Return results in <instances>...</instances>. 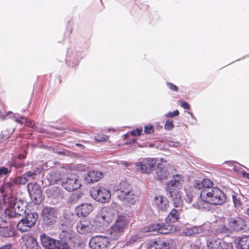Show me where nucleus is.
Returning a JSON list of instances; mask_svg holds the SVG:
<instances>
[{"label": "nucleus", "instance_id": "f257e3e1", "mask_svg": "<svg viewBox=\"0 0 249 249\" xmlns=\"http://www.w3.org/2000/svg\"><path fill=\"white\" fill-rule=\"evenodd\" d=\"M183 179L179 174L173 175L172 180L167 182L166 194L173 205L178 209H173L170 212L165 220L167 223L176 222L182 212L180 208L183 205V199L180 189L182 187Z\"/></svg>", "mask_w": 249, "mask_h": 249}, {"label": "nucleus", "instance_id": "f03ea898", "mask_svg": "<svg viewBox=\"0 0 249 249\" xmlns=\"http://www.w3.org/2000/svg\"><path fill=\"white\" fill-rule=\"evenodd\" d=\"M113 218L110 209L107 208L103 209L100 215H98L93 221L86 219L81 220L76 225L77 231L81 234L91 233L99 227L108 223Z\"/></svg>", "mask_w": 249, "mask_h": 249}, {"label": "nucleus", "instance_id": "7ed1b4c3", "mask_svg": "<svg viewBox=\"0 0 249 249\" xmlns=\"http://www.w3.org/2000/svg\"><path fill=\"white\" fill-rule=\"evenodd\" d=\"M7 203V208L0 215L1 221L5 223L8 220L19 218L26 213L27 203L23 200L18 199L16 197L12 196L9 198Z\"/></svg>", "mask_w": 249, "mask_h": 249}, {"label": "nucleus", "instance_id": "20e7f679", "mask_svg": "<svg viewBox=\"0 0 249 249\" xmlns=\"http://www.w3.org/2000/svg\"><path fill=\"white\" fill-rule=\"evenodd\" d=\"M200 196L206 198L211 204L222 205L226 200V196L222 191L217 188L203 189L200 193Z\"/></svg>", "mask_w": 249, "mask_h": 249}, {"label": "nucleus", "instance_id": "39448f33", "mask_svg": "<svg viewBox=\"0 0 249 249\" xmlns=\"http://www.w3.org/2000/svg\"><path fill=\"white\" fill-rule=\"evenodd\" d=\"M127 224L128 220L124 216H119L107 231L109 237L113 240H118L123 234Z\"/></svg>", "mask_w": 249, "mask_h": 249}, {"label": "nucleus", "instance_id": "423d86ee", "mask_svg": "<svg viewBox=\"0 0 249 249\" xmlns=\"http://www.w3.org/2000/svg\"><path fill=\"white\" fill-rule=\"evenodd\" d=\"M38 217L36 212H30L27 213L24 218H22L17 224V228L22 232L29 231L33 227Z\"/></svg>", "mask_w": 249, "mask_h": 249}, {"label": "nucleus", "instance_id": "0eeeda50", "mask_svg": "<svg viewBox=\"0 0 249 249\" xmlns=\"http://www.w3.org/2000/svg\"><path fill=\"white\" fill-rule=\"evenodd\" d=\"M60 184L68 191H72L80 188L81 183L78 177L74 174H68L66 177L62 178Z\"/></svg>", "mask_w": 249, "mask_h": 249}, {"label": "nucleus", "instance_id": "6e6552de", "mask_svg": "<svg viewBox=\"0 0 249 249\" xmlns=\"http://www.w3.org/2000/svg\"><path fill=\"white\" fill-rule=\"evenodd\" d=\"M90 192L92 197L101 203L107 202L111 197L110 191L104 186L95 187Z\"/></svg>", "mask_w": 249, "mask_h": 249}, {"label": "nucleus", "instance_id": "1a4fd4ad", "mask_svg": "<svg viewBox=\"0 0 249 249\" xmlns=\"http://www.w3.org/2000/svg\"><path fill=\"white\" fill-rule=\"evenodd\" d=\"M42 213L44 224L53 226L56 221V210L53 208L46 207L43 208Z\"/></svg>", "mask_w": 249, "mask_h": 249}, {"label": "nucleus", "instance_id": "9d476101", "mask_svg": "<svg viewBox=\"0 0 249 249\" xmlns=\"http://www.w3.org/2000/svg\"><path fill=\"white\" fill-rule=\"evenodd\" d=\"M108 244V238L100 235L92 237L89 242V246L92 249H106Z\"/></svg>", "mask_w": 249, "mask_h": 249}, {"label": "nucleus", "instance_id": "9b49d317", "mask_svg": "<svg viewBox=\"0 0 249 249\" xmlns=\"http://www.w3.org/2000/svg\"><path fill=\"white\" fill-rule=\"evenodd\" d=\"M28 191L35 203L39 204L42 201L41 188L36 183L31 182L27 185Z\"/></svg>", "mask_w": 249, "mask_h": 249}, {"label": "nucleus", "instance_id": "f8f14e48", "mask_svg": "<svg viewBox=\"0 0 249 249\" xmlns=\"http://www.w3.org/2000/svg\"><path fill=\"white\" fill-rule=\"evenodd\" d=\"M156 161L154 159H146L142 161L136 163L137 169L142 173H149L154 168Z\"/></svg>", "mask_w": 249, "mask_h": 249}, {"label": "nucleus", "instance_id": "ddd939ff", "mask_svg": "<svg viewBox=\"0 0 249 249\" xmlns=\"http://www.w3.org/2000/svg\"><path fill=\"white\" fill-rule=\"evenodd\" d=\"M176 243L171 240L162 243L154 241L148 246V249H175Z\"/></svg>", "mask_w": 249, "mask_h": 249}, {"label": "nucleus", "instance_id": "4468645a", "mask_svg": "<svg viewBox=\"0 0 249 249\" xmlns=\"http://www.w3.org/2000/svg\"><path fill=\"white\" fill-rule=\"evenodd\" d=\"M246 221L241 218L237 217L231 219L228 223L231 231H238L244 229L246 226Z\"/></svg>", "mask_w": 249, "mask_h": 249}, {"label": "nucleus", "instance_id": "2eb2a0df", "mask_svg": "<svg viewBox=\"0 0 249 249\" xmlns=\"http://www.w3.org/2000/svg\"><path fill=\"white\" fill-rule=\"evenodd\" d=\"M132 190L131 185L128 183L122 181L120 183L119 186L115 189L114 194L119 199L122 196H125L126 194Z\"/></svg>", "mask_w": 249, "mask_h": 249}, {"label": "nucleus", "instance_id": "dca6fc26", "mask_svg": "<svg viewBox=\"0 0 249 249\" xmlns=\"http://www.w3.org/2000/svg\"><path fill=\"white\" fill-rule=\"evenodd\" d=\"M119 200L123 201L126 205L130 206L135 205L139 201V196L135 191L132 190L126 194V196H122Z\"/></svg>", "mask_w": 249, "mask_h": 249}, {"label": "nucleus", "instance_id": "f3484780", "mask_svg": "<svg viewBox=\"0 0 249 249\" xmlns=\"http://www.w3.org/2000/svg\"><path fill=\"white\" fill-rule=\"evenodd\" d=\"M40 241L42 246L45 249H55L57 240L44 233L40 236Z\"/></svg>", "mask_w": 249, "mask_h": 249}, {"label": "nucleus", "instance_id": "a211bd4d", "mask_svg": "<svg viewBox=\"0 0 249 249\" xmlns=\"http://www.w3.org/2000/svg\"><path fill=\"white\" fill-rule=\"evenodd\" d=\"M47 196L54 199H61L64 196L63 191L57 187H51L46 190Z\"/></svg>", "mask_w": 249, "mask_h": 249}, {"label": "nucleus", "instance_id": "6ab92c4d", "mask_svg": "<svg viewBox=\"0 0 249 249\" xmlns=\"http://www.w3.org/2000/svg\"><path fill=\"white\" fill-rule=\"evenodd\" d=\"M154 203L159 211H166L169 207L168 200L162 196H156L154 198Z\"/></svg>", "mask_w": 249, "mask_h": 249}, {"label": "nucleus", "instance_id": "aec40b11", "mask_svg": "<svg viewBox=\"0 0 249 249\" xmlns=\"http://www.w3.org/2000/svg\"><path fill=\"white\" fill-rule=\"evenodd\" d=\"M103 178L102 172L97 171L89 172L85 177V181L88 183H93L99 181Z\"/></svg>", "mask_w": 249, "mask_h": 249}, {"label": "nucleus", "instance_id": "412c9836", "mask_svg": "<svg viewBox=\"0 0 249 249\" xmlns=\"http://www.w3.org/2000/svg\"><path fill=\"white\" fill-rule=\"evenodd\" d=\"M24 249H41L36 240L32 236L24 237Z\"/></svg>", "mask_w": 249, "mask_h": 249}, {"label": "nucleus", "instance_id": "4be33fe9", "mask_svg": "<svg viewBox=\"0 0 249 249\" xmlns=\"http://www.w3.org/2000/svg\"><path fill=\"white\" fill-rule=\"evenodd\" d=\"M173 227L170 225L163 223L157 224L154 226L152 231H156L160 234H168L173 231Z\"/></svg>", "mask_w": 249, "mask_h": 249}, {"label": "nucleus", "instance_id": "5701e85b", "mask_svg": "<svg viewBox=\"0 0 249 249\" xmlns=\"http://www.w3.org/2000/svg\"><path fill=\"white\" fill-rule=\"evenodd\" d=\"M211 203L206 198H203L200 196V198L197 201L193 204V206L198 209L209 210L210 208Z\"/></svg>", "mask_w": 249, "mask_h": 249}, {"label": "nucleus", "instance_id": "b1692460", "mask_svg": "<svg viewBox=\"0 0 249 249\" xmlns=\"http://www.w3.org/2000/svg\"><path fill=\"white\" fill-rule=\"evenodd\" d=\"M94 207L90 204L84 203L81 205L78 208V211L81 215L86 216L89 215L93 210Z\"/></svg>", "mask_w": 249, "mask_h": 249}, {"label": "nucleus", "instance_id": "393cba45", "mask_svg": "<svg viewBox=\"0 0 249 249\" xmlns=\"http://www.w3.org/2000/svg\"><path fill=\"white\" fill-rule=\"evenodd\" d=\"M60 173L58 172H51L48 173L46 176V178L48 180V181L51 184L54 183H60V179L62 178H60Z\"/></svg>", "mask_w": 249, "mask_h": 249}, {"label": "nucleus", "instance_id": "a878e982", "mask_svg": "<svg viewBox=\"0 0 249 249\" xmlns=\"http://www.w3.org/2000/svg\"><path fill=\"white\" fill-rule=\"evenodd\" d=\"M156 174L160 180L165 179L169 176V172L162 164H159Z\"/></svg>", "mask_w": 249, "mask_h": 249}, {"label": "nucleus", "instance_id": "bb28decb", "mask_svg": "<svg viewBox=\"0 0 249 249\" xmlns=\"http://www.w3.org/2000/svg\"><path fill=\"white\" fill-rule=\"evenodd\" d=\"M196 233L200 234L201 236H211V231L210 226L208 225H202L200 226L195 227Z\"/></svg>", "mask_w": 249, "mask_h": 249}, {"label": "nucleus", "instance_id": "cd10ccee", "mask_svg": "<svg viewBox=\"0 0 249 249\" xmlns=\"http://www.w3.org/2000/svg\"><path fill=\"white\" fill-rule=\"evenodd\" d=\"M14 231L11 226L1 227L0 225V236L3 237H9L14 235Z\"/></svg>", "mask_w": 249, "mask_h": 249}, {"label": "nucleus", "instance_id": "c85d7f7f", "mask_svg": "<svg viewBox=\"0 0 249 249\" xmlns=\"http://www.w3.org/2000/svg\"><path fill=\"white\" fill-rule=\"evenodd\" d=\"M231 233L230 228H228L223 224L219 225L215 230V234L217 235L228 236Z\"/></svg>", "mask_w": 249, "mask_h": 249}, {"label": "nucleus", "instance_id": "c756f323", "mask_svg": "<svg viewBox=\"0 0 249 249\" xmlns=\"http://www.w3.org/2000/svg\"><path fill=\"white\" fill-rule=\"evenodd\" d=\"M237 248L239 249H249V235L240 238Z\"/></svg>", "mask_w": 249, "mask_h": 249}, {"label": "nucleus", "instance_id": "7c9ffc66", "mask_svg": "<svg viewBox=\"0 0 249 249\" xmlns=\"http://www.w3.org/2000/svg\"><path fill=\"white\" fill-rule=\"evenodd\" d=\"M41 168H37L36 170H34L33 171L26 172L23 174V175L25 178L27 179L28 182L30 180L34 179L36 175L41 173Z\"/></svg>", "mask_w": 249, "mask_h": 249}, {"label": "nucleus", "instance_id": "2f4dec72", "mask_svg": "<svg viewBox=\"0 0 249 249\" xmlns=\"http://www.w3.org/2000/svg\"><path fill=\"white\" fill-rule=\"evenodd\" d=\"M9 115L10 117H13V120L17 123L20 124H27L28 123L30 124L32 123L31 122H28L27 119L25 117L17 116L13 113H10Z\"/></svg>", "mask_w": 249, "mask_h": 249}, {"label": "nucleus", "instance_id": "473e14b6", "mask_svg": "<svg viewBox=\"0 0 249 249\" xmlns=\"http://www.w3.org/2000/svg\"><path fill=\"white\" fill-rule=\"evenodd\" d=\"M27 182V179L25 178V177L23 175L22 176L18 177L16 179L14 180V183L15 184L20 185H24Z\"/></svg>", "mask_w": 249, "mask_h": 249}, {"label": "nucleus", "instance_id": "72a5a7b5", "mask_svg": "<svg viewBox=\"0 0 249 249\" xmlns=\"http://www.w3.org/2000/svg\"><path fill=\"white\" fill-rule=\"evenodd\" d=\"M216 249H233V247L231 244L221 242L218 244Z\"/></svg>", "mask_w": 249, "mask_h": 249}, {"label": "nucleus", "instance_id": "f704fd0d", "mask_svg": "<svg viewBox=\"0 0 249 249\" xmlns=\"http://www.w3.org/2000/svg\"><path fill=\"white\" fill-rule=\"evenodd\" d=\"M232 197L235 207H239L242 204V202L241 201L240 196L238 195H232Z\"/></svg>", "mask_w": 249, "mask_h": 249}, {"label": "nucleus", "instance_id": "c9c22d12", "mask_svg": "<svg viewBox=\"0 0 249 249\" xmlns=\"http://www.w3.org/2000/svg\"><path fill=\"white\" fill-rule=\"evenodd\" d=\"M203 189L212 188L211 187L213 185V182L209 179L204 178L202 180Z\"/></svg>", "mask_w": 249, "mask_h": 249}, {"label": "nucleus", "instance_id": "e433bc0d", "mask_svg": "<svg viewBox=\"0 0 249 249\" xmlns=\"http://www.w3.org/2000/svg\"><path fill=\"white\" fill-rule=\"evenodd\" d=\"M139 239L140 238L137 235H134L130 238L127 241L126 245L130 246H133L139 240Z\"/></svg>", "mask_w": 249, "mask_h": 249}, {"label": "nucleus", "instance_id": "4c0bfd02", "mask_svg": "<svg viewBox=\"0 0 249 249\" xmlns=\"http://www.w3.org/2000/svg\"><path fill=\"white\" fill-rule=\"evenodd\" d=\"M10 172V170L4 166L0 167V178L3 176L8 175Z\"/></svg>", "mask_w": 249, "mask_h": 249}, {"label": "nucleus", "instance_id": "58836bf2", "mask_svg": "<svg viewBox=\"0 0 249 249\" xmlns=\"http://www.w3.org/2000/svg\"><path fill=\"white\" fill-rule=\"evenodd\" d=\"M194 186L195 188L197 189H198V190H201L202 189H203V185L202 180H195L194 182Z\"/></svg>", "mask_w": 249, "mask_h": 249}, {"label": "nucleus", "instance_id": "ea45409f", "mask_svg": "<svg viewBox=\"0 0 249 249\" xmlns=\"http://www.w3.org/2000/svg\"><path fill=\"white\" fill-rule=\"evenodd\" d=\"M195 227L187 229L185 232V235L187 236H191L194 234H196V231H195Z\"/></svg>", "mask_w": 249, "mask_h": 249}, {"label": "nucleus", "instance_id": "a19ab883", "mask_svg": "<svg viewBox=\"0 0 249 249\" xmlns=\"http://www.w3.org/2000/svg\"><path fill=\"white\" fill-rule=\"evenodd\" d=\"M142 133V129L141 128H137L136 129L132 130L130 134L133 136H137L141 135Z\"/></svg>", "mask_w": 249, "mask_h": 249}, {"label": "nucleus", "instance_id": "79ce46f5", "mask_svg": "<svg viewBox=\"0 0 249 249\" xmlns=\"http://www.w3.org/2000/svg\"><path fill=\"white\" fill-rule=\"evenodd\" d=\"M154 129L153 125H145L144 133L146 134H150L153 133Z\"/></svg>", "mask_w": 249, "mask_h": 249}, {"label": "nucleus", "instance_id": "37998d69", "mask_svg": "<svg viewBox=\"0 0 249 249\" xmlns=\"http://www.w3.org/2000/svg\"><path fill=\"white\" fill-rule=\"evenodd\" d=\"M166 85H167L168 88L172 90L177 91L178 90V87L173 83L167 82Z\"/></svg>", "mask_w": 249, "mask_h": 249}, {"label": "nucleus", "instance_id": "c03bdc74", "mask_svg": "<svg viewBox=\"0 0 249 249\" xmlns=\"http://www.w3.org/2000/svg\"><path fill=\"white\" fill-rule=\"evenodd\" d=\"M179 114V111L178 110H176L173 112H170L165 114V116L169 118H173L175 116H178Z\"/></svg>", "mask_w": 249, "mask_h": 249}, {"label": "nucleus", "instance_id": "a18cd8bd", "mask_svg": "<svg viewBox=\"0 0 249 249\" xmlns=\"http://www.w3.org/2000/svg\"><path fill=\"white\" fill-rule=\"evenodd\" d=\"M179 102L180 103L181 107H182L183 108L188 110L190 109V106L188 103L184 101L180 100L179 101Z\"/></svg>", "mask_w": 249, "mask_h": 249}, {"label": "nucleus", "instance_id": "49530a36", "mask_svg": "<svg viewBox=\"0 0 249 249\" xmlns=\"http://www.w3.org/2000/svg\"><path fill=\"white\" fill-rule=\"evenodd\" d=\"M108 138V137L107 136H102L101 137L100 136H98L95 137V139L98 142H103L107 141Z\"/></svg>", "mask_w": 249, "mask_h": 249}, {"label": "nucleus", "instance_id": "de8ad7c7", "mask_svg": "<svg viewBox=\"0 0 249 249\" xmlns=\"http://www.w3.org/2000/svg\"><path fill=\"white\" fill-rule=\"evenodd\" d=\"M169 145L174 147H178L179 145V143L178 142H171Z\"/></svg>", "mask_w": 249, "mask_h": 249}, {"label": "nucleus", "instance_id": "09e8293b", "mask_svg": "<svg viewBox=\"0 0 249 249\" xmlns=\"http://www.w3.org/2000/svg\"><path fill=\"white\" fill-rule=\"evenodd\" d=\"M11 245L10 244H7L2 247H0V249H11Z\"/></svg>", "mask_w": 249, "mask_h": 249}, {"label": "nucleus", "instance_id": "8fccbe9b", "mask_svg": "<svg viewBox=\"0 0 249 249\" xmlns=\"http://www.w3.org/2000/svg\"><path fill=\"white\" fill-rule=\"evenodd\" d=\"M79 197H80L79 195L77 194H73L71 196V198H72L73 200L78 199L79 198Z\"/></svg>", "mask_w": 249, "mask_h": 249}, {"label": "nucleus", "instance_id": "3c124183", "mask_svg": "<svg viewBox=\"0 0 249 249\" xmlns=\"http://www.w3.org/2000/svg\"><path fill=\"white\" fill-rule=\"evenodd\" d=\"M136 139H133L131 140H130L128 142H126V144H131L133 143H134L136 142Z\"/></svg>", "mask_w": 249, "mask_h": 249}, {"label": "nucleus", "instance_id": "603ef678", "mask_svg": "<svg viewBox=\"0 0 249 249\" xmlns=\"http://www.w3.org/2000/svg\"><path fill=\"white\" fill-rule=\"evenodd\" d=\"M14 182H7L6 183V185L8 187L12 188L14 185Z\"/></svg>", "mask_w": 249, "mask_h": 249}, {"label": "nucleus", "instance_id": "864d4df0", "mask_svg": "<svg viewBox=\"0 0 249 249\" xmlns=\"http://www.w3.org/2000/svg\"><path fill=\"white\" fill-rule=\"evenodd\" d=\"M165 129L171 130L174 128V125H164Z\"/></svg>", "mask_w": 249, "mask_h": 249}, {"label": "nucleus", "instance_id": "5fc2aeb1", "mask_svg": "<svg viewBox=\"0 0 249 249\" xmlns=\"http://www.w3.org/2000/svg\"><path fill=\"white\" fill-rule=\"evenodd\" d=\"M165 124H173V121L172 120H167Z\"/></svg>", "mask_w": 249, "mask_h": 249}, {"label": "nucleus", "instance_id": "6e6d98bb", "mask_svg": "<svg viewBox=\"0 0 249 249\" xmlns=\"http://www.w3.org/2000/svg\"><path fill=\"white\" fill-rule=\"evenodd\" d=\"M213 243L212 242H209L208 243V248H211V249H213Z\"/></svg>", "mask_w": 249, "mask_h": 249}, {"label": "nucleus", "instance_id": "4d7b16f0", "mask_svg": "<svg viewBox=\"0 0 249 249\" xmlns=\"http://www.w3.org/2000/svg\"><path fill=\"white\" fill-rule=\"evenodd\" d=\"M76 145L77 146H78V147H80V148H82V149H83V148H84V145H82V144H80V143H76Z\"/></svg>", "mask_w": 249, "mask_h": 249}, {"label": "nucleus", "instance_id": "13d9d810", "mask_svg": "<svg viewBox=\"0 0 249 249\" xmlns=\"http://www.w3.org/2000/svg\"><path fill=\"white\" fill-rule=\"evenodd\" d=\"M18 158L19 159H24L25 158V156L23 154H19L18 156Z\"/></svg>", "mask_w": 249, "mask_h": 249}, {"label": "nucleus", "instance_id": "bf43d9fd", "mask_svg": "<svg viewBox=\"0 0 249 249\" xmlns=\"http://www.w3.org/2000/svg\"><path fill=\"white\" fill-rule=\"evenodd\" d=\"M108 131H110V132H111V131H114V130L110 129H108Z\"/></svg>", "mask_w": 249, "mask_h": 249}, {"label": "nucleus", "instance_id": "052dcab7", "mask_svg": "<svg viewBox=\"0 0 249 249\" xmlns=\"http://www.w3.org/2000/svg\"><path fill=\"white\" fill-rule=\"evenodd\" d=\"M247 213H248V214L249 215V208L247 210Z\"/></svg>", "mask_w": 249, "mask_h": 249}, {"label": "nucleus", "instance_id": "680f3d73", "mask_svg": "<svg viewBox=\"0 0 249 249\" xmlns=\"http://www.w3.org/2000/svg\"><path fill=\"white\" fill-rule=\"evenodd\" d=\"M247 178H248V179H249V174H247Z\"/></svg>", "mask_w": 249, "mask_h": 249}, {"label": "nucleus", "instance_id": "e2e57ef3", "mask_svg": "<svg viewBox=\"0 0 249 249\" xmlns=\"http://www.w3.org/2000/svg\"><path fill=\"white\" fill-rule=\"evenodd\" d=\"M61 82H62V80H61V79H60L59 80V83H61Z\"/></svg>", "mask_w": 249, "mask_h": 249}]
</instances>
